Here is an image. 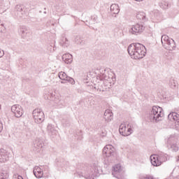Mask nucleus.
<instances>
[{"label": "nucleus", "instance_id": "nucleus-1", "mask_svg": "<svg viewBox=\"0 0 179 179\" xmlns=\"http://www.w3.org/2000/svg\"><path fill=\"white\" fill-rule=\"evenodd\" d=\"M129 55L134 59H142L146 55V48L141 43H131L127 48Z\"/></svg>", "mask_w": 179, "mask_h": 179}, {"label": "nucleus", "instance_id": "nucleus-2", "mask_svg": "<svg viewBox=\"0 0 179 179\" xmlns=\"http://www.w3.org/2000/svg\"><path fill=\"white\" fill-rule=\"evenodd\" d=\"M163 117H164L163 108L159 106H152L150 113V120L151 122L157 123L159 121H162V118H163Z\"/></svg>", "mask_w": 179, "mask_h": 179}, {"label": "nucleus", "instance_id": "nucleus-3", "mask_svg": "<svg viewBox=\"0 0 179 179\" xmlns=\"http://www.w3.org/2000/svg\"><path fill=\"white\" fill-rule=\"evenodd\" d=\"M161 41L164 48L169 51H173V50L176 47L174 40L170 39L167 35H163L162 36Z\"/></svg>", "mask_w": 179, "mask_h": 179}, {"label": "nucleus", "instance_id": "nucleus-4", "mask_svg": "<svg viewBox=\"0 0 179 179\" xmlns=\"http://www.w3.org/2000/svg\"><path fill=\"white\" fill-rule=\"evenodd\" d=\"M32 115L34 119V122L36 124H41L44 122L45 120V115L44 112L40 108H36L34 110L32 113Z\"/></svg>", "mask_w": 179, "mask_h": 179}, {"label": "nucleus", "instance_id": "nucleus-5", "mask_svg": "<svg viewBox=\"0 0 179 179\" xmlns=\"http://www.w3.org/2000/svg\"><path fill=\"white\" fill-rule=\"evenodd\" d=\"M166 145L169 150L171 152H178V145L176 143V137L174 136H170L166 141Z\"/></svg>", "mask_w": 179, "mask_h": 179}, {"label": "nucleus", "instance_id": "nucleus-6", "mask_svg": "<svg viewBox=\"0 0 179 179\" xmlns=\"http://www.w3.org/2000/svg\"><path fill=\"white\" fill-rule=\"evenodd\" d=\"M103 155L106 157H115L117 156L115 148L111 145H107L103 149Z\"/></svg>", "mask_w": 179, "mask_h": 179}, {"label": "nucleus", "instance_id": "nucleus-7", "mask_svg": "<svg viewBox=\"0 0 179 179\" xmlns=\"http://www.w3.org/2000/svg\"><path fill=\"white\" fill-rule=\"evenodd\" d=\"M145 31V26L142 24H136L133 25L131 28L129 29V33L131 34H134L135 36H138V34H141V33H143Z\"/></svg>", "mask_w": 179, "mask_h": 179}, {"label": "nucleus", "instance_id": "nucleus-8", "mask_svg": "<svg viewBox=\"0 0 179 179\" xmlns=\"http://www.w3.org/2000/svg\"><path fill=\"white\" fill-rule=\"evenodd\" d=\"M11 111L16 118H20L23 115V108L20 105H13L11 107Z\"/></svg>", "mask_w": 179, "mask_h": 179}, {"label": "nucleus", "instance_id": "nucleus-9", "mask_svg": "<svg viewBox=\"0 0 179 179\" xmlns=\"http://www.w3.org/2000/svg\"><path fill=\"white\" fill-rule=\"evenodd\" d=\"M15 13L17 14V17L22 19V17H26V11L24 10V7L23 6L17 5L15 6Z\"/></svg>", "mask_w": 179, "mask_h": 179}, {"label": "nucleus", "instance_id": "nucleus-10", "mask_svg": "<svg viewBox=\"0 0 179 179\" xmlns=\"http://www.w3.org/2000/svg\"><path fill=\"white\" fill-rule=\"evenodd\" d=\"M151 164L155 167H157L159 166H162V161L157 157V155L155 154L150 156V157Z\"/></svg>", "mask_w": 179, "mask_h": 179}, {"label": "nucleus", "instance_id": "nucleus-11", "mask_svg": "<svg viewBox=\"0 0 179 179\" xmlns=\"http://www.w3.org/2000/svg\"><path fill=\"white\" fill-rule=\"evenodd\" d=\"M43 145H44V142L43 139L40 138H36L34 142V150H38L43 148Z\"/></svg>", "mask_w": 179, "mask_h": 179}, {"label": "nucleus", "instance_id": "nucleus-12", "mask_svg": "<svg viewBox=\"0 0 179 179\" xmlns=\"http://www.w3.org/2000/svg\"><path fill=\"white\" fill-rule=\"evenodd\" d=\"M8 160H9L8 152L5 151V150L0 151V163H5Z\"/></svg>", "mask_w": 179, "mask_h": 179}, {"label": "nucleus", "instance_id": "nucleus-13", "mask_svg": "<svg viewBox=\"0 0 179 179\" xmlns=\"http://www.w3.org/2000/svg\"><path fill=\"white\" fill-rule=\"evenodd\" d=\"M113 112L110 109L105 110L103 118L106 122H110L113 120Z\"/></svg>", "mask_w": 179, "mask_h": 179}, {"label": "nucleus", "instance_id": "nucleus-14", "mask_svg": "<svg viewBox=\"0 0 179 179\" xmlns=\"http://www.w3.org/2000/svg\"><path fill=\"white\" fill-rule=\"evenodd\" d=\"M34 174L36 178H43V176L44 175V173L43 172V169L40 168L39 166H35L34 168Z\"/></svg>", "mask_w": 179, "mask_h": 179}, {"label": "nucleus", "instance_id": "nucleus-15", "mask_svg": "<svg viewBox=\"0 0 179 179\" xmlns=\"http://www.w3.org/2000/svg\"><path fill=\"white\" fill-rule=\"evenodd\" d=\"M168 120H169V121L179 122V114L176 112H172L168 115Z\"/></svg>", "mask_w": 179, "mask_h": 179}, {"label": "nucleus", "instance_id": "nucleus-16", "mask_svg": "<svg viewBox=\"0 0 179 179\" xmlns=\"http://www.w3.org/2000/svg\"><path fill=\"white\" fill-rule=\"evenodd\" d=\"M62 60L65 64H71L73 61V56L69 53H66L62 55Z\"/></svg>", "mask_w": 179, "mask_h": 179}, {"label": "nucleus", "instance_id": "nucleus-17", "mask_svg": "<svg viewBox=\"0 0 179 179\" xmlns=\"http://www.w3.org/2000/svg\"><path fill=\"white\" fill-rule=\"evenodd\" d=\"M119 132L122 136H129V134H127V126L124 124L120 125Z\"/></svg>", "mask_w": 179, "mask_h": 179}, {"label": "nucleus", "instance_id": "nucleus-18", "mask_svg": "<svg viewBox=\"0 0 179 179\" xmlns=\"http://www.w3.org/2000/svg\"><path fill=\"white\" fill-rule=\"evenodd\" d=\"M29 33V30L27 27L25 26H22L20 29V34L22 38H26L27 37V34Z\"/></svg>", "mask_w": 179, "mask_h": 179}, {"label": "nucleus", "instance_id": "nucleus-19", "mask_svg": "<svg viewBox=\"0 0 179 179\" xmlns=\"http://www.w3.org/2000/svg\"><path fill=\"white\" fill-rule=\"evenodd\" d=\"M136 19H138V20H140L141 22H146V20H148V19L146 18V14L143 12H140L136 14Z\"/></svg>", "mask_w": 179, "mask_h": 179}, {"label": "nucleus", "instance_id": "nucleus-20", "mask_svg": "<svg viewBox=\"0 0 179 179\" xmlns=\"http://www.w3.org/2000/svg\"><path fill=\"white\" fill-rule=\"evenodd\" d=\"M110 12L114 15H118L120 13V6L118 4H112L110 6Z\"/></svg>", "mask_w": 179, "mask_h": 179}, {"label": "nucleus", "instance_id": "nucleus-21", "mask_svg": "<svg viewBox=\"0 0 179 179\" xmlns=\"http://www.w3.org/2000/svg\"><path fill=\"white\" fill-rule=\"evenodd\" d=\"M47 131L50 135H55L57 134V130H55L52 124H48Z\"/></svg>", "mask_w": 179, "mask_h": 179}, {"label": "nucleus", "instance_id": "nucleus-22", "mask_svg": "<svg viewBox=\"0 0 179 179\" xmlns=\"http://www.w3.org/2000/svg\"><path fill=\"white\" fill-rule=\"evenodd\" d=\"M178 85V83L177 82V80L174 78H170L169 87L171 89H176Z\"/></svg>", "mask_w": 179, "mask_h": 179}, {"label": "nucleus", "instance_id": "nucleus-23", "mask_svg": "<svg viewBox=\"0 0 179 179\" xmlns=\"http://www.w3.org/2000/svg\"><path fill=\"white\" fill-rule=\"evenodd\" d=\"M122 171L121 169V165L120 164H116L113 169L112 174L113 176H115V174H120Z\"/></svg>", "mask_w": 179, "mask_h": 179}, {"label": "nucleus", "instance_id": "nucleus-24", "mask_svg": "<svg viewBox=\"0 0 179 179\" xmlns=\"http://www.w3.org/2000/svg\"><path fill=\"white\" fill-rule=\"evenodd\" d=\"M74 41L76 44H78L79 45H85V41H83V38L80 36H76Z\"/></svg>", "mask_w": 179, "mask_h": 179}, {"label": "nucleus", "instance_id": "nucleus-25", "mask_svg": "<svg viewBox=\"0 0 179 179\" xmlns=\"http://www.w3.org/2000/svg\"><path fill=\"white\" fill-rule=\"evenodd\" d=\"M158 159L161 162V163H163L164 162H166L167 160V155L161 153L157 155Z\"/></svg>", "mask_w": 179, "mask_h": 179}, {"label": "nucleus", "instance_id": "nucleus-26", "mask_svg": "<svg viewBox=\"0 0 179 179\" xmlns=\"http://www.w3.org/2000/svg\"><path fill=\"white\" fill-rule=\"evenodd\" d=\"M96 23H99V17L97 15H93L92 17L91 20L90 21V24H96Z\"/></svg>", "mask_w": 179, "mask_h": 179}, {"label": "nucleus", "instance_id": "nucleus-27", "mask_svg": "<svg viewBox=\"0 0 179 179\" xmlns=\"http://www.w3.org/2000/svg\"><path fill=\"white\" fill-rule=\"evenodd\" d=\"M58 76L61 80H66L68 78V75L66 74L65 72L61 71L58 73Z\"/></svg>", "mask_w": 179, "mask_h": 179}, {"label": "nucleus", "instance_id": "nucleus-28", "mask_svg": "<svg viewBox=\"0 0 179 179\" xmlns=\"http://www.w3.org/2000/svg\"><path fill=\"white\" fill-rule=\"evenodd\" d=\"M159 6L162 9H169L170 4H169V2H167V1H163L162 3H159Z\"/></svg>", "mask_w": 179, "mask_h": 179}, {"label": "nucleus", "instance_id": "nucleus-29", "mask_svg": "<svg viewBox=\"0 0 179 179\" xmlns=\"http://www.w3.org/2000/svg\"><path fill=\"white\" fill-rule=\"evenodd\" d=\"M127 131H126V134H129V136L131 135L134 132V130L132 129V126L129 124H127Z\"/></svg>", "mask_w": 179, "mask_h": 179}, {"label": "nucleus", "instance_id": "nucleus-30", "mask_svg": "<svg viewBox=\"0 0 179 179\" xmlns=\"http://www.w3.org/2000/svg\"><path fill=\"white\" fill-rule=\"evenodd\" d=\"M66 81L71 83V85H75V80L69 76L66 78Z\"/></svg>", "mask_w": 179, "mask_h": 179}, {"label": "nucleus", "instance_id": "nucleus-31", "mask_svg": "<svg viewBox=\"0 0 179 179\" xmlns=\"http://www.w3.org/2000/svg\"><path fill=\"white\" fill-rule=\"evenodd\" d=\"M94 89L97 90V92H104V90H103L101 87H94Z\"/></svg>", "mask_w": 179, "mask_h": 179}, {"label": "nucleus", "instance_id": "nucleus-32", "mask_svg": "<svg viewBox=\"0 0 179 179\" xmlns=\"http://www.w3.org/2000/svg\"><path fill=\"white\" fill-rule=\"evenodd\" d=\"M62 43H63V44H68V38H63L62 40Z\"/></svg>", "mask_w": 179, "mask_h": 179}, {"label": "nucleus", "instance_id": "nucleus-33", "mask_svg": "<svg viewBox=\"0 0 179 179\" xmlns=\"http://www.w3.org/2000/svg\"><path fill=\"white\" fill-rule=\"evenodd\" d=\"M5 55V52L0 49V58H2Z\"/></svg>", "mask_w": 179, "mask_h": 179}, {"label": "nucleus", "instance_id": "nucleus-34", "mask_svg": "<svg viewBox=\"0 0 179 179\" xmlns=\"http://www.w3.org/2000/svg\"><path fill=\"white\" fill-rule=\"evenodd\" d=\"M13 178H17V179H23V177H22L21 176H19V175H14Z\"/></svg>", "mask_w": 179, "mask_h": 179}, {"label": "nucleus", "instance_id": "nucleus-35", "mask_svg": "<svg viewBox=\"0 0 179 179\" xmlns=\"http://www.w3.org/2000/svg\"><path fill=\"white\" fill-rule=\"evenodd\" d=\"M2 129H3V124L2 122L0 121V132H2Z\"/></svg>", "mask_w": 179, "mask_h": 179}, {"label": "nucleus", "instance_id": "nucleus-36", "mask_svg": "<svg viewBox=\"0 0 179 179\" xmlns=\"http://www.w3.org/2000/svg\"><path fill=\"white\" fill-rule=\"evenodd\" d=\"M3 176H5L4 173H0V179H5V178L3 177Z\"/></svg>", "mask_w": 179, "mask_h": 179}, {"label": "nucleus", "instance_id": "nucleus-37", "mask_svg": "<svg viewBox=\"0 0 179 179\" xmlns=\"http://www.w3.org/2000/svg\"><path fill=\"white\" fill-rule=\"evenodd\" d=\"M143 179H154V178H153V177L145 176V177H144Z\"/></svg>", "mask_w": 179, "mask_h": 179}, {"label": "nucleus", "instance_id": "nucleus-38", "mask_svg": "<svg viewBox=\"0 0 179 179\" xmlns=\"http://www.w3.org/2000/svg\"><path fill=\"white\" fill-rule=\"evenodd\" d=\"M55 8H56V10H59V7H58V6H55Z\"/></svg>", "mask_w": 179, "mask_h": 179}, {"label": "nucleus", "instance_id": "nucleus-39", "mask_svg": "<svg viewBox=\"0 0 179 179\" xmlns=\"http://www.w3.org/2000/svg\"><path fill=\"white\" fill-rule=\"evenodd\" d=\"M66 80H63V81H61V83H62V84H64V83H66Z\"/></svg>", "mask_w": 179, "mask_h": 179}, {"label": "nucleus", "instance_id": "nucleus-40", "mask_svg": "<svg viewBox=\"0 0 179 179\" xmlns=\"http://www.w3.org/2000/svg\"><path fill=\"white\" fill-rule=\"evenodd\" d=\"M0 62H3V59H0Z\"/></svg>", "mask_w": 179, "mask_h": 179}, {"label": "nucleus", "instance_id": "nucleus-41", "mask_svg": "<svg viewBox=\"0 0 179 179\" xmlns=\"http://www.w3.org/2000/svg\"><path fill=\"white\" fill-rule=\"evenodd\" d=\"M48 169V166H45V170H47Z\"/></svg>", "mask_w": 179, "mask_h": 179}, {"label": "nucleus", "instance_id": "nucleus-42", "mask_svg": "<svg viewBox=\"0 0 179 179\" xmlns=\"http://www.w3.org/2000/svg\"><path fill=\"white\" fill-rule=\"evenodd\" d=\"M135 1H137L138 2H141V1H143V0H135Z\"/></svg>", "mask_w": 179, "mask_h": 179}, {"label": "nucleus", "instance_id": "nucleus-43", "mask_svg": "<svg viewBox=\"0 0 179 179\" xmlns=\"http://www.w3.org/2000/svg\"><path fill=\"white\" fill-rule=\"evenodd\" d=\"M177 162H179V157H178V159H177Z\"/></svg>", "mask_w": 179, "mask_h": 179}, {"label": "nucleus", "instance_id": "nucleus-44", "mask_svg": "<svg viewBox=\"0 0 179 179\" xmlns=\"http://www.w3.org/2000/svg\"><path fill=\"white\" fill-rule=\"evenodd\" d=\"M44 13H47V12H46V11H45V12H44Z\"/></svg>", "mask_w": 179, "mask_h": 179}, {"label": "nucleus", "instance_id": "nucleus-45", "mask_svg": "<svg viewBox=\"0 0 179 179\" xmlns=\"http://www.w3.org/2000/svg\"><path fill=\"white\" fill-rule=\"evenodd\" d=\"M45 9H47V8H45L44 10H45Z\"/></svg>", "mask_w": 179, "mask_h": 179}]
</instances>
